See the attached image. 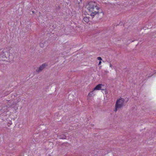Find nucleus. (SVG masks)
<instances>
[{
	"mask_svg": "<svg viewBox=\"0 0 156 156\" xmlns=\"http://www.w3.org/2000/svg\"><path fill=\"white\" fill-rule=\"evenodd\" d=\"M83 21L86 23H87L89 21V18L87 17H85L83 19Z\"/></svg>",
	"mask_w": 156,
	"mask_h": 156,
	"instance_id": "nucleus-5",
	"label": "nucleus"
},
{
	"mask_svg": "<svg viewBox=\"0 0 156 156\" xmlns=\"http://www.w3.org/2000/svg\"><path fill=\"white\" fill-rule=\"evenodd\" d=\"M59 138L61 139H65L66 138V136L63 134H61Z\"/></svg>",
	"mask_w": 156,
	"mask_h": 156,
	"instance_id": "nucleus-6",
	"label": "nucleus"
},
{
	"mask_svg": "<svg viewBox=\"0 0 156 156\" xmlns=\"http://www.w3.org/2000/svg\"><path fill=\"white\" fill-rule=\"evenodd\" d=\"M97 59L98 60H100V61L102 60L101 58V57H98L97 58Z\"/></svg>",
	"mask_w": 156,
	"mask_h": 156,
	"instance_id": "nucleus-11",
	"label": "nucleus"
},
{
	"mask_svg": "<svg viewBox=\"0 0 156 156\" xmlns=\"http://www.w3.org/2000/svg\"><path fill=\"white\" fill-rule=\"evenodd\" d=\"M93 91L90 92L88 94V97H90L92 96V95L93 94Z\"/></svg>",
	"mask_w": 156,
	"mask_h": 156,
	"instance_id": "nucleus-8",
	"label": "nucleus"
},
{
	"mask_svg": "<svg viewBox=\"0 0 156 156\" xmlns=\"http://www.w3.org/2000/svg\"><path fill=\"white\" fill-rule=\"evenodd\" d=\"M97 4L95 2H89L87 5V9L89 11L90 15L92 18L95 16L96 18L101 20L104 16V13L100 7L98 6Z\"/></svg>",
	"mask_w": 156,
	"mask_h": 156,
	"instance_id": "nucleus-1",
	"label": "nucleus"
},
{
	"mask_svg": "<svg viewBox=\"0 0 156 156\" xmlns=\"http://www.w3.org/2000/svg\"><path fill=\"white\" fill-rule=\"evenodd\" d=\"M133 41H131V42H133Z\"/></svg>",
	"mask_w": 156,
	"mask_h": 156,
	"instance_id": "nucleus-16",
	"label": "nucleus"
},
{
	"mask_svg": "<svg viewBox=\"0 0 156 156\" xmlns=\"http://www.w3.org/2000/svg\"><path fill=\"white\" fill-rule=\"evenodd\" d=\"M34 11H32V12L33 13H34Z\"/></svg>",
	"mask_w": 156,
	"mask_h": 156,
	"instance_id": "nucleus-14",
	"label": "nucleus"
},
{
	"mask_svg": "<svg viewBox=\"0 0 156 156\" xmlns=\"http://www.w3.org/2000/svg\"><path fill=\"white\" fill-rule=\"evenodd\" d=\"M103 3H104V4L106 5V6H110L111 4L110 3L108 2H103Z\"/></svg>",
	"mask_w": 156,
	"mask_h": 156,
	"instance_id": "nucleus-7",
	"label": "nucleus"
},
{
	"mask_svg": "<svg viewBox=\"0 0 156 156\" xmlns=\"http://www.w3.org/2000/svg\"><path fill=\"white\" fill-rule=\"evenodd\" d=\"M8 101V102L9 101H10V100H9V101Z\"/></svg>",
	"mask_w": 156,
	"mask_h": 156,
	"instance_id": "nucleus-15",
	"label": "nucleus"
},
{
	"mask_svg": "<svg viewBox=\"0 0 156 156\" xmlns=\"http://www.w3.org/2000/svg\"><path fill=\"white\" fill-rule=\"evenodd\" d=\"M12 124L11 122H9L8 124V126H9L10 125H11Z\"/></svg>",
	"mask_w": 156,
	"mask_h": 156,
	"instance_id": "nucleus-10",
	"label": "nucleus"
},
{
	"mask_svg": "<svg viewBox=\"0 0 156 156\" xmlns=\"http://www.w3.org/2000/svg\"><path fill=\"white\" fill-rule=\"evenodd\" d=\"M47 66L46 63L43 64L40 67L36 69V71L38 73H40Z\"/></svg>",
	"mask_w": 156,
	"mask_h": 156,
	"instance_id": "nucleus-3",
	"label": "nucleus"
},
{
	"mask_svg": "<svg viewBox=\"0 0 156 156\" xmlns=\"http://www.w3.org/2000/svg\"><path fill=\"white\" fill-rule=\"evenodd\" d=\"M102 85L101 84H99L98 85H97L94 89L93 90H101V86Z\"/></svg>",
	"mask_w": 156,
	"mask_h": 156,
	"instance_id": "nucleus-4",
	"label": "nucleus"
},
{
	"mask_svg": "<svg viewBox=\"0 0 156 156\" xmlns=\"http://www.w3.org/2000/svg\"><path fill=\"white\" fill-rule=\"evenodd\" d=\"M4 51H3L1 52H0V56H4Z\"/></svg>",
	"mask_w": 156,
	"mask_h": 156,
	"instance_id": "nucleus-9",
	"label": "nucleus"
},
{
	"mask_svg": "<svg viewBox=\"0 0 156 156\" xmlns=\"http://www.w3.org/2000/svg\"><path fill=\"white\" fill-rule=\"evenodd\" d=\"M101 61H100L98 65H100L101 64Z\"/></svg>",
	"mask_w": 156,
	"mask_h": 156,
	"instance_id": "nucleus-13",
	"label": "nucleus"
},
{
	"mask_svg": "<svg viewBox=\"0 0 156 156\" xmlns=\"http://www.w3.org/2000/svg\"><path fill=\"white\" fill-rule=\"evenodd\" d=\"M110 67H112V65L111 63L110 64Z\"/></svg>",
	"mask_w": 156,
	"mask_h": 156,
	"instance_id": "nucleus-12",
	"label": "nucleus"
},
{
	"mask_svg": "<svg viewBox=\"0 0 156 156\" xmlns=\"http://www.w3.org/2000/svg\"><path fill=\"white\" fill-rule=\"evenodd\" d=\"M124 98L121 97L117 99L115 106V109L114 111L115 112L117 111L118 109L121 108L124 105Z\"/></svg>",
	"mask_w": 156,
	"mask_h": 156,
	"instance_id": "nucleus-2",
	"label": "nucleus"
}]
</instances>
